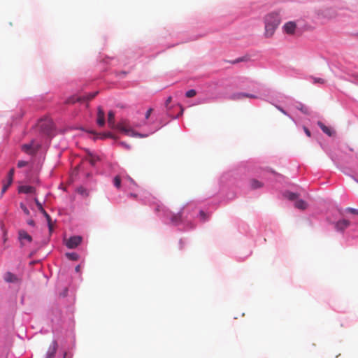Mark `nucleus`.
<instances>
[{
    "label": "nucleus",
    "instance_id": "nucleus-1",
    "mask_svg": "<svg viewBox=\"0 0 358 358\" xmlns=\"http://www.w3.org/2000/svg\"><path fill=\"white\" fill-rule=\"evenodd\" d=\"M281 21L280 13L278 12H271L264 17L265 23V36L271 37Z\"/></svg>",
    "mask_w": 358,
    "mask_h": 358
},
{
    "label": "nucleus",
    "instance_id": "nucleus-2",
    "mask_svg": "<svg viewBox=\"0 0 358 358\" xmlns=\"http://www.w3.org/2000/svg\"><path fill=\"white\" fill-rule=\"evenodd\" d=\"M99 94L98 91L89 93L86 95L80 96L77 98L72 96L68 99L66 101V103H74L76 102H80V101H89L92 99H93L97 94Z\"/></svg>",
    "mask_w": 358,
    "mask_h": 358
},
{
    "label": "nucleus",
    "instance_id": "nucleus-3",
    "mask_svg": "<svg viewBox=\"0 0 358 358\" xmlns=\"http://www.w3.org/2000/svg\"><path fill=\"white\" fill-rule=\"evenodd\" d=\"M82 241V237L80 236H74L72 237H70L68 240L66 241V245L67 248L70 249H73L76 248L78 245L80 244Z\"/></svg>",
    "mask_w": 358,
    "mask_h": 358
},
{
    "label": "nucleus",
    "instance_id": "nucleus-4",
    "mask_svg": "<svg viewBox=\"0 0 358 358\" xmlns=\"http://www.w3.org/2000/svg\"><path fill=\"white\" fill-rule=\"evenodd\" d=\"M282 29L286 34L292 35L295 33L296 24L294 22L289 21L283 25Z\"/></svg>",
    "mask_w": 358,
    "mask_h": 358
},
{
    "label": "nucleus",
    "instance_id": "nucleus-5",
    "mask_svg": "<svg viewBox=\"0 0 358 358\" xmlns=\"http://www.w3.org/2000/svg\"><path fill=\"white\" fill-rule=\"evenodd\" d=\"M35 203H36V206L38 207V210L40 212H41L45 215V217H46L47 221L48 222L49 229H50V231H52V225L51 224V218H50V215L43 209V208L42 206V204L38 201V200L37 199H35Z\"/></svg>",
    "mask_w": 358,
    "mask_h": 358
},
{
    "label": "nucleus",
    "instance_id": "nucleus-6",
    "mask_svg": "<svg viewBox=\"0 0 358 358\" xmlns=\"http://www.w3.org/2000/svg\"><path fill=\"white\" fill-rule=\"evenodd\" d=\"M58 345L56 341H52L48 350L47 352L45 358H54L57 352Z\"/></svg>",
    "mask_w": 358,
    "mask_h": 358
},
{
    "label": "nucleus",
    "instance_id": "nucleus-7",
    "mask_svg": "<svg viewBox=\"0 0 358 358\" xmlns=\"http://www.w3.org/2000/svg\"><path fill=\"white\" fill-rule=\"evenodd\" d=\"M18 238L22 246L24 245V240L29 243L32 241L31 236L29 234H28L27 232L25 231L24 230H20L18 231Z\"/></svg>",
    "mask_w": 358,
    "mask_h": 358
},
{
    "label": "nucleus",
    "instance_id": "nucleus-8",
    "mask_svg": "<svg viewBox=\"0 0 358 358\" xmlns=\"http://www.w3.org/2000/svg\"><path fill=\"white\" fill-rule=\"evenodd\" d=\"M96 122L99 127L105 124V113L101 106L98 108Z\"/></svg>",
    "mask_w": 358,
    "mask_h": 358
},
{
    "label": "nucleus",
    "instance_id": "nucleus-9",
    "mask_svg": "<svg viewBox=\"0 0 358 358\" xmlns=\"http://www.w3.org/2000/svg\"><path fill=\"white\" fill-rule=\"evenodd\" d=\"M317 125L320 127V128L322 130V131L326 134L329 136H332L334 135L335 131L330 127L326 126L324 124H323L322 122L318 121Z\"/></svg>",
    "mask_w": 358,
    "mask_h": 358
},
{
    "label": "nucleus",
    "instance_id": "nucleus-10",
    "mask_svg": "<svg viewBox=\"0 0 358 358\" xmlns=\"http://www.w3.org/2000/svg\"><path fill=\"white\" fill-rule=\"evenodd\" d=\"M3 278L7 282L17 283L20 281V279L15 274L10 272H6L4 274Z\"/></svg>",
    "mask_w": 358,
    "mask_h": 358
},
{
    "label": "nucleus",
    "instance_id": "nucleus-11",
    "mask_svg": "<svg viewBox=\"0 0 358 358\" xmlns=\"http://www.w3.org/2000/svg\"><path fill=\"white\" fill-rule=\"evenodd\" d=\"M39 127L44 131V132L49 134L52 129V122L50 121H41L39 123Z\"/></svg>",
    "mask_w": 358,
    "mask_h": 358
},
{
    "label": "nucleus",
    "instance_id": "nucleus-12",
    "mask_svg": "<svg viewBox=\"0 0 358 358\" xmlns=\"http://www.w3.org/2000/svg\"><path fill=\"white\" fill-rule=\"evenodd\" d=\"M350 224V222L347 220H342L336 222V228L337 230L343 231L346 229Z\"/></svg>",
    "mask_w": 358,
    "mask_h": 358
},
{
    "label": "nucleus",
    "instance_id": "nucleus-13",
    "mask_svg": "<svg viewBox=\"0 0 358 358\" xmlns=\"http://www.w3.org/2000/svg\"><path fill=\"white\" fill-rule=\"evenodd\" d=\"M108 126L112 129L115 128V113L112 110L109 111L108 114Z\"/></svg>",
    "mask_w": 358,
    "mask_h": 358
},
{
    "label": "nucleus",
    "instance_id": "nucleus-14",
    "mask_svg": "<svg viewBox=\"0 0 358 358\" xmlns=\"http://www.w3.org/2000/svg\"><path fill=\"white\" fill-rule=\"evenodd\" d=\"M35 191V188L32 186L29 185H23L20 187L19 192L21 193H25V194H31L34 193Z\"/></svg>",
    "mask_w": 358,
    "mask_h": 358
},
{
    "label": "nucleus",
    "instance_id": "nucleus-15",
    "mask_svg": "<svg viewBox=\"0 0 358 358\" xmlns=\"http://www.w3.org/2000/svg\"><path fill=\"white\" fill-rule=\"evenodd\" d=\"M87 159L89 161V162L92 165H95L96 162H98L99 160V157L92 153V152H88V155H87Z\"/></svg>",
    "mask_w": 358,
    "mask_h": 358
},
{
    "label": "nucleus",
    "instance_id": "nucleus-16",
    "mask_svg": "<svg viewBox=\"0 0 358 358\" xmlns=\"http://www.w3.org/2000/svg\"><path fill=\"white\" fill-rule=\"evenodd\" d=\"M294 206L298 208V209H300V210H305L306 209L308 205H307V203L306 201H304L303 200H296L295 201V203H294Z\"/></svg>",
    "mask_w": 358,
    "mask_h": 358
},
{
    "label": "nucleus",
    "instance_id": "nucleus-17",
    "mask_svg": "<svg viewBox=\"0 0 358 358\" xmlns=\"http://www.w3.org/2000/svg\"><path fill=\"white\" fill-rule=\"evenodd\" d=\"M22 149L28 154H34L36 152V150L33 149L32 144H24L22 145Z\"/></svg>",
    "mask_w": 358,
    "mask_h": 358
},
{
    "label": "nucleus",
    "instance_id": "nucleus-18",
    "mask_svg": "<svg viewBox=\"0 0 358 358\" xmlns=\"http://www.w3.org/2000/svg\"><path fill=\"white\" fill-rule=\"evenodd\" d=\"M250 186L252 189H257L262 187V183L257 180H250Z\"/></svg>",
    "mask_w": 358,
    "mask_h": 358
},
{
    "label": "nucleus",
    "instance_id": "nucleus-19",
    "mask_svg": "<svg viewBox=\"0 0 358 358\" xmlns=\"http://www.w3.org/2000/svg\"><path fill=\"white\" fill-rule=\"evenodd\" d=\"M117 128L122 132H124L125 134L128 135V136H131V131H133V130L130 129H128L125 126L122 125V124H119L117 125Z\"/></svg>",
    "mask_w": 358,
    "mask_h": 358
},
{
    "label": "nucleus",
    "instance_id": "nucleus-20",
    "mask_svg": "<svg viewBox=\"0 0 358 358\" xmlns=\"http://www.w3.org/2000/svg\"><path fill=\"white\" fill-rule=\"evenodd\" d=\"M181 221V213L173 215L171 217V222L174 224H178Z\"/></svg>",
    "mask_w": 358,
    "mask_h": 358
},
{
    "label": "nucleus",
    "instance_id": "nucleus-21",
    "mask_svg": "<svg viewBox=\"0 0 358 358\" xmlns=\"http://www.w3.org/2000/svg\"><path fill=\"white\" fill-rule=\"evenodd\" d=\"M285 195L288 199L291 201H294L298 198V195L296 194L290 192H286Z\"/></svg>",
    "mask_w": 358,
    "mask_h": 358
},
{
    "label": "nucleus",
    "instance_id": "nucleus-22",
    "mask_svg": "<svg viewBox=\"0 0 358 358\" xmlns=\"http://www.w3.org/2000/svg\"><path fill=\"white\" fill-rule=\"evenodd\" d=\"M66 256L71 260L76 261L78 259V255L76 252L66 253Z\"/></svg>",
    "mask_w": 358,
    "mask_h": 358
},
{
    "label": "nucleus",
    "instance_id": "nucleus-23",
    "mask_svg": "<svg viewBox=\"0 0 358 358\" xmlns=\"http://www.w3.org/2000/svg\"><path fill=\"white\" fill-rule=\"evenodd\" d=\"M113 183H114V185L117 188H120V186H121V178H120V176H115L114 178Z\"/></svg>",
    "mask_w": 358,
    "mask_h": 358
},
{
    "label": "nucleus",
    "instance_id": "nucleus-24",
    "mask_svg": "<svg viewBox=\"0 0 358 358\" xmlns=\"http://www.w3.org/2000/svg\"><path fill=\"white\" fill-rule=\"evenodd\" d=\"M199 215H200V217H201V220H202V222H206V220H208L209 216L208 215H207L204 211L203 210H201L199 212Z\"/></svg>",
    "mask_w": 358,
    "mask_h": 358
},
{
    "label": "nucleus",
    "instance_id": "nucleus-25",
    "mask_svg": "<svg viewBox=\"0 0 358 358\" xmlns=\"http://www.w3.org/2000/svg\"><path fill=\"white\" fill-rule=\"evenodd\" d=\"M196 92L195 90H189L186 92L185 96L187 98H192V97H194V96H196Z\"/></svg>",
    "mask_w": 358,
    "mask_h": 358
},
{
    "label": "nucleus",
    "instance_id": "nucleus-26",
    "mask_svg": "<svg viewBox=\"0 0 358 358\" xmlns=\"http://www.w3.org/2000/svg\"><path fill=\"white\" fill-rule=\"evenodd\" d=\"M237 97L238 99H241V98H243V97L256 98V96L255 95H253V94H245V93H240V94H237Z\"/></svg>",
    "mask_w": 358,
    "mask_h": 358
},
{
    "label": "nucleus",
    "instance_id": "nucleus-27",
    "mask_svg": "<svg viewBox=\"0 0 358 358\" xmlns=\"http://www.w3.org/2000/svg\"><path fill=\"white\" fill-rule=\"evenodd\" d=\"M131 136H133V137H141V138H143V137H147L148 135H145V134H141L140 133H137V132H135V131H131Z\"/></svg>",
    "mask_w": 358,
    "mask_h": 358
},
{
    "label": "nucleus",
    "instance_id": "nucleus-28",
    "mask_svg": "<svg viewBox=\"0 0 358 358\" xmlns=\"http://www.w3.org/2000/svg\"><path fill=\"white\" fill-rule=\"evenodd\" d=\"M346 211L354 215H358V210L352 208H348Z\"/></svg>",
    "mask_w": 358,
    "mask_h": 358
},
{
    "label": "nucleus",
    "instance_id": "nucleus-29",
    "mask_svg": "<svg viewBox=\"0 0 358 358\" xmlns=\"http://www.w3.org/2000/svg\"><path fill=\"white\" fill-rule=\"evenodd\" d=\"M27 164H28L27 162L21 160L17 162V167L22 168V167L27 166Z\"/></svg>",
    "mask_w": 358,
    "mask_h": 358
},
{
    "label": "nucleus",
    "instance_id": "nucleus-30",
    "mask_svg": "<svg viewBox=\"0 0 358 358\" xmlns=\"http://www.w3.org/2000/svg\"><path fill=\"white\" fill-rule=\"evenodd\" d=\"M314 83H324V80L320 78H313Z\"/></svg>",
    "mask_w": 358,
    "mask_h": 358
},
{
    "label": "nucleus",
    "instance_id": "nucleus-31",
    "mask_svg": "<svg viewBox=\"0 0 358 358\" xmlns=\"http://www.w3.org/2000/svg\"><path fill=\"white\" fill-rule=\"evenodd\" d=\"M20 207H21V208L22 209V210L24 211V213L25 214H27V215L29 214V210H28V208L23 203L20 204Z\"/></svg>",
    "mask_w": 358,
    "mask_h": 358
},
{
    "label": "nucleus",
    "instance_id": "nucleus-32",
    "mask_svg": "<svg viewBox=\"0 0 358 358\" xmlns=\"http://www.w3.org/2000/svg\"><path fill=\"white\" fill-rule=\"evenodd\" d=\"M10 185H8V184H5L3 185V187H2V190H1V194H4L6 190L8 189V188L9 187Z\"/></svg>",
    "mask_w": 358,
    "mask_h": 358
},
{
    "label": "nucleus",
    "instance_id": "nucleus-33",
    "mask_svg": "<svg viewBox=\"0 0 358 358\" xmlns=\"http://www.w3.org/2000/svg\"><path fill=\"white\" fill-rule=\"evenodd\" d=\"M152 112V108H150L148 110V111L145 113V118L148 119Z\"/></svg>",
    "mask_w": 358,
    "mask_h": 358
},
{
    "label": "nucleus",
    "instance_id": "nucleus-34",
    "mask_svg": "<svg viewBox=\"0 0 358 358\" xmlns=\"http://www.w3.org/2000/svg\"><path fill=\"white\" fill-rule=\"evenodd\" d=\"M303 130H304V131H305L306 134L308 137H310V136H311L310 131V130H309L307 127H303Z\"/></svg>",
    "mask_w": 358,
    "mask_h": 358
},
{
    "label": "nucleus",
    "instance_id": "nucleus-35",
    "mask_svg": "<svg viewBox=\"0 0 358 358\" xmlns=\"http://www.w3.org/2000/svg\"><path fill=\"white\" fill-rule=\"evenodd\" d=\"M13 177L8 176V184L10 185L13 182Z\"/></svg>",
    "mask_w": 358,
    "mask_h": 358
},
{
    "label": "nucleus",
    "instance_id": "nucleus-36",
    "mask_svg": "<svg viewBox=\"0 0 358 358\" xmlns=\"http://www.w3.org/2000/svg\"><path fill=\"white\" fill-rule=\"evenodd\" d=\"M13 176H14V169H12L8 172V176L13 177Z\"/></svg>",
    "mask_w": 358,
    "mask_h": 358
},
{
    "label": "nucleus",
    "instance_id": "nucleus-37",
    "mask_svg": "<svg viewBox=\"0 0 358 358\" xmlns=\"http://www.w3.org/2000/svg\"><path fill=\"white\" fill-rule=\"evenodd\" d=\"M121 144H122L123 146H124L126 148H127V149H130V148H131V146H130L129 145H127V143H125L122 142V143H121Z\"/></svg>",
    "mask_w": 358,
    "mask_h": 358
},
{
    "label": "nucleus",
    "instance_id": "nucleus-38",
    "mask_svg": "<svg viewBox=\"0 0 358 358\" xmlns=\"http://www.w3.org/2000/svg\"><path fill=\"white\" fill-rule=\"evenodd\" d=\"M171 99H171V96L168 97V99H166V106H167L168 104H169V103L171 102Z\"/></svg>",
    "mask_w": 358,
    "mask_h": 358
},
{
    "label": "nucleus",
    "instance_id": "nucleus-39",
    "mask_svg": "<svg viewBox=\"0 0 358 358\" xmlns=\"http://www.w3.org/2000/svg\"><path fill=\"white\" fill-rule=\"evenodd\" d=\"M75 269H76V272H79V271H80V266L78 265V266H77L76 267V268H75Z\"/></svg>",
    "mask_w": 358,
    "mask_h": 358
},
{
    "label": "nucleus",
    "instance_id": "nucleus-40",
    "mask_svg": "<svg viewBox=\"0 0 358 358\" xmlns=\"http://www.w3.org/2000/svg\"><path fill=\"white\" fill-rule=\"evenodd\" d=\"M301 110H302L303 113H306V108L303 109V107L301 106V108H300Z\"/></svg>",
    "mask_w": 358,
    "mask_h": 358
},
{
    "label": "nucleus",
    "instance_id": "nucleus-41",
    "mask_svg": "<svg viewBox=\"0 0 358 358\" xmlns=\"http://www.w3.org/2000/svg\"><path fill=\"white\" fill-rule=\"evenodd\" d=\"M28 224H30V225H34V222L33 220H30L28 222Z\"/></svg>",
    "mask_w": 358,
    "mask_h": 358
},
{
    "label": "nucleus",
    "instance_id": "nucleus-42",
    "mask_svg": "<svg viewBox=\"0 0 358 358\" xmlns=\"http://www.w3.org/2000/svg\"><path fill=\"white\" fill-rule=\"evenodd\" d=\"M278 109H279L282 113H283L284 114H286V112H285L283 109H282V108H278Z\"/></svg>",
    "mask_w": 358,
    "mask_h": 358
},
{
    "label": "nucleus",
    "instance_id": "nucleus-43",
    "mask_svg": "<svg viewBox=\"0 0 358 358\" xmlns=\"http://www.w3.org/2000/svg\"><path fill=\"white\" fill-rule=\"evenodd\" d=\"M106 136H109L110 137L111 136V134L110 133H108V134L106 135Z\"/></svg>",
    "mask_w": 358,
    "mask_h": 358
},
{
    "label": "nucleus",
    "instance_id": "nucleus-44",
    "mask_svg": "<svg viewBox=\"0 0 358 358\" xmlns=\"http://www.w3.org/2000/svg\"><path fill=\"white\" fill-rule=\"evenodd\" d=\"M121 73H122V75H124H124H126V72H124V71H123V72H122Z\"/></svg>",
    "mask_w": 358,
    "mask_h": 358
},
{
    "label": "nucleus",
    "instance_id": "nucleus-45",
    "mask_svg": "<svg viewBox=\"0 0 358 358\" xmlns=\"http://www.w3.org/2000/svg\"><path fill=\"white\" fill-rule=\"evenodd\" d=\"M357 79H358V76H357Z\"/></svg>",
    "mask_w": 358,
    "mask_h": 358
}]
</instances>
